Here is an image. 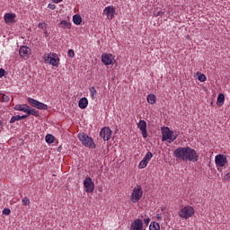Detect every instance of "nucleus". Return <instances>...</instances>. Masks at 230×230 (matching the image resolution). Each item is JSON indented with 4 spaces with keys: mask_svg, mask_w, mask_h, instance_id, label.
I'll list each match as a JSON object with an SVG mask.
<instances>
[{
    "mask_svg": "<svg viewBox=\"0 0 230 230\" xmlns=\"http://www.w3.org/2000/svg\"><path fill=\"white\" fill-rule=\"evenodd\" d=\"M29 106L26 104H17L14 106V111H20L22 112H28Z\"/></svg>",
    "mask_w": 230,
    "mask_h": 230,
    "instance_id": "nucleus-18",
    "label": "nucleus"
},
{
    "mask_svg": "<svg viewBox=\"0 0 230 230\" xmlns=\"http://www.w3.org/2000/svg\"><path fill=\"white\" fill-rule=\"evenodd\" d=\"M28 102L31 107H34L35 109H40V111H48V105L40 102L33 98L29 97Z\"/></svg>",
    "mask_w": 230,
    "mask_h": 230,
    "instance_id": "nucleus-7",
    "label": "nucleus"
},
{
    "mask_svg": "<svg viewBox=\"0 0 230 230\" xmlns=\"http://www.w3.org/2000/svg\"><path fill=\"white\" fill-rule=\"evenodd\" d=\"M2 213L3 215L8 216L10 213H12V210H10V208H4Z\"/></svg>",
    "mask_w": 230,
    "mask_h": 230,
    "instance_id": "nucleus-34",
    "label": "nucleus"
},
{
    "mask_svg": "<svg viewBox=\"0 0 230 230\" xmlns=\"http://www.w3.org/2000/svg\"><path fill=\"white\" fill-rule=\"evenodd\" d=\"M156 100H157V97L154 93H150L146 97V102L150 105H154L155 103Z\"/></svg>",
    "mask_w": 230,
    "mask_h": 230,
    "instance_id": "nucleus-19",
    "label": "nucleus"
},
{
    "mask_svg": "<svg viewBox=\"0 0 230 230\" xmlns=\"http://www.w3.org/2000/svg\"><path fill=\"white\" fill-rule=\"evenodd\" d=\"M164 209H166V207H162L161 208V211H164Z\"/></svg>",
    "mask_w": 230,
    "mask_h": 230,
    "instance_id": "nucleus-44",
    "label": "nucleus"
},
{
    "mask_svg": "<svg viewBox=\"0 0 230 230\" xmlns=\"http://www.w3.org/2000/svg\"><path fill=\"white\" fill-rule=\"evenodd\" d=\"M144 224H145V226H148L150 224V217L145 218Z\"/></svg>",
    "mask_w": 230,
    "mask_h": 230,
    "instance_id": "nucleus-38",
    "label": "nucleus"
},
{
    "mask_svg": "<svg viewBox=\"0 0 230 230\" xmlns=\"http://www.w3.org/2000/svg\"><path fill=\"white\" fill-rule=\"evenodd\" d=\"M131 230H146L145 227H143V220L141 219H136L130 226Z\"/></svg>",
    "mask_w": 230,
    "mask_h": 230,
    "instance_id": "nucleus-16",
    "label": "nucleus"
},
{
    "mask_svg": "<svg viewBox=\"0 0 230 230\" xmlns=\"http://www.w3.org/2000/svg\"><path fill=\"white\" fill-rule=\"evenodd\" d=\"M156 218L158 220H161L163 218V216L161 214H156Z\"/></svg>",
    "mask_w": 230,
    "mask_h": 230,
    "instance_id": "nucleus-43",
    "label": "nucleus"
},
{
    "mask_svg": "<svg viewBox=\"0 0 230 230\" xmlns=\"http://www.w3.org/2000/svg\"><path fill=\"white\" fill-rule=\"evenodd\" d=\"M3 120H0V127H3Z\"/></svg>",
    "mask_w": 230,
    "mask_h": 230,
    "instance_id": "nucleus-45",
    "label": "nucleus"
},
{
    "mask_svg": "<svg viewBox=\"0 0 230 230\" xmlns=\"http://www.w3.org/2000/svg\"><path fill=\"white\" fill-rule=\"evenodd\" d=\"M60 28H66V30H71V22L63 20L59 22Z\"/></svg>",
    "mask_w": 230,
    "mask_h": 230,
    "instance_id": "nucleus-21",
    "label": "nucleus"
},
{
    "mask_svg": "<svg viewBox=\"0 0 230 230\" xmlns=\"http://www.w3.org/2000/svg\"><path fill=\"white\" fill-rule=\"evenodd\" d=\"M198 80H199V82H206V80H207L206 75H204V74H199V75L198 76Z\"/></svg>",
    "mask_w": 230,
    "mask_h": 230,
    "instance_id": "nucleus-31",
    "label": "nucleus"
},
{
    "mask_svg": "<svg viewBox=\"0 0 230 230\" xmlns=\"http://www.w3.org/2000/svg\"><path fill=\"white\" fill-rule=\"evenodd\" d=\"M67 55L70 58H75V50L69 49Z\"/></svg>",
    "mask_w": 230,
    "mask_h": 230,
    "instance_id": "nucleus-33",
    "label": "nucleus"
},
{
    "mask_svg": "<svg viewBox=\"0 0 230 230\" xmlns=\"http://www.w3.org/2000/svg\"><path fill=\"white\" fill-rule=\"evenodd\" d=\"M225 181H230V172L225 175Z\"/></svg>",
    "mask_w": 230,
    "mask_h": 230,
    "instance_id": "nucleus-41",
    "label": "nucleus"
},
{
    "mask_svg": "<svg viewBox=\"0 0 230 230\" xmlns=\"http://www.w3.org/2000/svg\"><path fill=\"white\" fill-rule=\"evenodd\" d=\"M216 166L218 168H224L227 164V156L226 155H217L215 157Z\"/></svg>",
    "mask_w": 230,
    "mask_h": 230,
    "instance_id": "nucleus-8",
    "label": "nucleus"
},
{
    "mask_svg": "<svg viewBox=\"0 0 230 230\" xmlns=\"http://www.w3.org/2000/svg\"><path fill=\"white\" fill-rule=\"evenodd\" d=\"M154 157L152 152H147L142 160L146 161L147 164L150 163V160Z\"/></svg>",
    "mask_w": 230,
    "mask_h": 230,
    "instance_id": "nucleus-28",
    "label": "nucleus"
},
{
    "mask_svg": "<svg viewBox=\"0 0 230 230\" xmlns=\"http://www.w3.org/2000/svg\"><path fill=\"white\" fill-rule=\"evenodd\" d=\"M84 188L86 193H93V191H94V181H93L91 177L84 179Z\"/></svg>",
    "mask_w": 230,
    "mask_h": 230,
    "instance_id": "nucleus-9",
    "label": "nucleus"
},
{
    "mask_svg": "<svg viewBox=\"0 0 230 230\" xmlns=\"http://www.w3.org/2000/svg\"><path fill=\"white\" fill-rule=\"evenodd\" d=\"M38 27L40 28L41 30H44V28H46V22L39 23Z\"/></svg>",
    "mask_w": 230,
    "mask_h": 230,
    "instance_id": "nucleus-37",
    "label": "nucleus"
},
{
    "mask_svg": "<svg viewBox=\"0 0 230 230\" xmlns=\"http://www.w3.org/2000/svg\"><path fill=\"white\" fill-rule=\"evenodd\" d=\"M77 137L79 141H81L82 145H84V146H87L88 148H96V145H94V140L87 134L79 133Z\"/></svg>",
    "mask_w": 230,
    "mask_h": 230,
    "instance_id": "nucleus-4",
    "label": "nucleus"
},
{
    "mask_svg": "<svg viewBox=\"0 0 230 230\" xmlns=\"http://www.w3.org/2000/svg\"><path fill=\"white\" fill-rule=\"evenodd\" d=\"M141 199H143V187L141 185H136L130 194V202L132 204H137Z\"/></svg>",
    "mask_w": 230,
    "mask_h": 230,
    "instance_id": "nucleus-2",
    "label": "nucleus"
},
{
    "mask_svg": "<svg viewBox=\"0 0 230 230\" xmlns=\"http://www.w3.org/2000/svg\"><path fill=\"white\" fill-rule=\"evenodd\" d=\"M27 114H28V116L30 117V116H39V111H36L35 109H31L30 108V106H29V108L27 109Z\"/></svg>",
    "mask_w": 230,
    "mask_h": 230,
    "instance_id": "nucleus-24",
    "label": "nucleus"
},
{
    "mask_svg": "<svg viewBox=\"0 0 230 230\" xmlns=\"http://www.w3.org/2000/svg\"><path fill=\"white\" fill-rule=\"evenodd\" d=\"M48 8H49V10H55L57 8V5H55L54 4H49Z\"/></svg>",
    "mask_w": 230,
    "mask_h": 230,
    "instance_id": "nucleus-36",
    "label": "nucleus"
},
{
    "mask_svg": "<svg viewBox=\"0 0 230 230\" xmlns=\"http://www.w3.org/2000/svg\"><path fill=\"white\" fill-rule=\"evenodd\" d=\"M26 118H29L28 113L22 115V116H20V120H21V119H26Z\"/></svg>",
    "mask_w": 230,
    "mask_h": 230,
    "instance_id": "nucleus-40",
    "label": "nucleus"
},
{
    "mask_svg": "<svg viewBox=\"0 0 230 230\" xmlns=\"http://www.w3.org/2000/svg\"><path fill=\"white\" fill-rule=\"evenodd\" d=\"M15 121H21V115L13 116L9 123H15Z\"/></svg>",
    "mask_w": 230,
    "mask_h": 230,
    "instance_id": "nucleus-29",
    "label": "nucleus"
},
{
    "mask_svg": "<svg viewBox=\"0 0 230 230\" xmlns=\"http://www.w3.org/2000/svg\"><path fill=\"white\" fill-rule=\"evenodd\" d=\"M102 62L104 64V66H111L116 62L114 59V56L112 54H102Z\"/></svg>",
    "mask_w": 230,
    "mask_h": 230,
    "instance_id": "nucleus-12",
    "label": "nucleus"
},
{
    "mask_svg": "<svg viewBox=\"0 0 230 230\" xmlns=\"http://www.w3.org/2000/svg\"><path fill=\"white\" fill-rule=\"evenodd\" d=\"M103 13H105L107 19L111 21V19H114V13H116V9L112 5H108L104 8Z\"/></svg>",
    "mask_w": 230,
    "mask_h": 230,
    "instance_id": "nucleus-14",
    "label": "nucleus"
},
{
    "mask_svg": "<svg viewBox=\"0 0 230 230\" xmlns=\"http://www.w3.org/2000/svg\"><path fill=\"white\" fill-rule=\"evenodd\" d=\"M112 136V130L109 127L102 128L100 131V137L104 139V141H109Z\"/></svg>",
    "mask_w": 230,
    "mask_h": 230,
    "instance_id": "nucleus-11",
    "label": "nucleus"
},
{
    "mask_svg": "<svg viewBox=\"0 0 230 230\" xmlns=\"http://www.w3.org/2000/svg\"><path fill=\"white\" fill-rule=\"evenodd\" d=\"M17 14L15 13H7L4 15L5 24H15L17 22Z\"/></svg>",
    "mask_w": 230,
    "mask_h": 230,
    "instance_id": "nucleus-10",
    "label": "nucleus"
},
{
    "mask_svg": "<svg viewBox=\"0 0 230 230\" xmlns=\"http://www.w3.org/2000/svg\"><path fill=\"white\" fill-rule=\"evenodd\" d=\"M46 143H49V145L55 141V137L51 134H48L45 137Z\"/></svg>",
    "mask_w": 230,
    "mask_h": 230,
    "instance_id": "nucleus-26",
    "label": "nucleus"
},
{
    "mask_svg": "<svg viewBox=\"0 0 230 230\" xmlns=\"http://www.w3.org/2000/svg\"><path fill=\"white\" fill-rule=\"evenodd\" d=\"M22 202L23 204V206H30V199H28V197H25L22 199Z\"/></svg>",
    "mask_w": 230,
    "mask_h": 230,
    "instance_id": "nucleus-32",
    "label": "nucleus"
},
{
    "mask_svg": "<svg viewBox=\"0 0 230 230\" xmlns=\"http://www.w3.org/2000/svg\"><path fill=\"white\" fill-rule=\"evenodd\" d=\"M178 215L182 220H188V218H191L195 215V208L191 206H185L179 210Z\"/></svg>",
    "mask_w": 230,
    "mask_h": 230,
    "instance_id": "nucleus-3",
    "label": "nucleus"
},
{
    "mask_svg": "<svg viewBox=\"0 0 230 230\" xmlns=\"http://www.w3.org/2000/svg\"><path fill=\"white\" fill-rule=\"evenodd\" d=\"M44 33H45L46 37H48V31H45Z\"/></svg>",
    "mask_w": 230,
    "mask_h": 230,
    "instance_id": "nucleus-46",
    "label": "nucleus"
},
{
    "mask_svg": "<svg viewBox=\"0 0 230 230\" xmlns=\"http://www.w3.org/2000/svg\"><path fill=\"white\" fill-rule=\"evenodd\" d=\"M174 139H177V135H174L172 130L169 129L168 127L162 128V141L173 143Z\"/></svg>",
    "mask_w": 230,
    "mask_h": 230,
    "instance_id": "nucleus-5",
    "label": "nucleus"
},
{
    "mask_svg": "<svg viewBox=\"0 0 230 230\" xmlns=\"http://www.w3.org/2000/svg\"><path fill=\"white\" fill-rule=\"evenodd\" d=\"M150 230H159L161 229V226H159V223L156 222H151L149 226Z\"/></svg>",
    "mask_w": 230,
    "mask_h": 230,
    "instance_id": "nucleus-27",
    "label": "nucleus"
},
{
    "mask_svg": "<svg viewBox=\"0 0 230 230\" xmlns=\"http://www.w3.org/2000/svg\"><path fill=\"white\" fill-rule=\"evenodd\" d=\"M87 105H89V101H87V98L83 97L79 100L78 106L80 109H87Z\"/></svg>",
    "mask_w": 230,
    "mask_h": 230,
    "instance_id": "nucleus-17",
    "label": "nucleus"
},
{
    "mask_svg": "<svg viewBox=\"0 0 230 230\" xmlns=\"http://www.w3.org/2000/svg\"><path fill=\"white\" fill-rule=\"evenodd\" d=\"M0 102L8 103V102H10V97H8V95H6V94L0 93Z\"/></svg>",
    "mask_w": 230,
    "mask_h": 230,
    "instance_id": "nucleus-25",
    "label": "nucleus"
},
{
    "mask_svg": "<svg viewBox=\"0 0 230 230\" xmlns=\"http://www.w3.org/2000/svg\"><path fill=\"white\" fill-rule=\"evenodd\" d=\"M4 76V69L0 68V78H3Z\"/></svg>",
    "mask_w": 230,
    "mask_h": 230,
    "instance_id": "nucleus-39",
    "label": "nucleus"
},
{
    "mask_svg": "<svg viewBox=\"0 0 230 230\" xmlns=\"http://www.w3.org/2000/svg\"><path fill=\"white\" fill-rule=\"evenodd\" d=\"M73 22L74 24H81L82 23V16H80V14H75L73 16Z\"/></svg>",
    "mask_w": 230,
    "mask_h": 230,
    "instance_id": "nucleus-22",
    "label": "nucleus"
},
{
    "mask_svg": "<svg viewBox=\"0 0 230 230\" xmlns=\"http://www.w3.org/2000/svg\"><path fill=\"white\" fill-rule=\"evenodd\" d=\"M161 15H164V12L159 11V12L154 13L155 17H159Z\"/></svg>",
    "mask_w": 230,
    "mask_h": 230,
    "instance_id": "nucleus-35",
    "label": "nucleus"
},
{
    "mask_svg": "<svg viewBox=\"0 0 230 230\" xmlns=\"http://www.w3.org/2000/svg\"><path fill=\"white\" fill-rule=\"evenodd\" d=\"M147 165H148V164L146 161L141 160V162L138 164V168L140 170H143L144 168H146Z\"/></svg>",
    "mask_w": 230,
    "mask_h": 230,
    "instance_id": "nucleus-30",
    "label": "nucleus"
},
{
    "mask_svg": "<svg viewBox=\"0 0 230 230\" xmlns=\"http://www.w3.org/2000/svg\"><path fill=\"white\" fill-rule=\"evenodd\" d=\"M90 91V96L93 100H96V94H97V91H96V87L92 86L89 88Z\"/></svg>",
    "mask_w": 230,
    "mask_h": 230,
    "instance_id": "nucleus-23",
    "label": "nucleus"
},
{
    "mask_svg": "<svg viewBox=\"0 0 230 230\" xmlns=\"http://www.w3.org/2000/svg\"><path fill=\"white\" fill-rule=\"evenodd\" d=\"M19 55L22 58H29L30 55H31V49H30L28 46H22L20 48Z\"/></svg>",
    "mask_w": 230,
    "mask_h": 230,
    "instance_id": "nucleus-15",
    "label": "nucleus"
},
{
    "mask_svg": "<svg viewBox=\"0 0 230 230\" xmlns=\"http://www.w3.org/2000/svg\"><path fill=\"white\" fill-rule=\"evenodd\" d=\"M226 101V96L224 95V93H219L217 96V105L218 107H222V105H224V102Z\"/></svg>",
    "mask_w": 230,
    "mask_h": 230,
    "instance_id": "nucleus-20",
    "label": "nucleus"
},
{
    "mask_svg": "<svg viewBox=\"0 0 230 230\" xmlns=\"http://www.w3.org/2000/svg\"><path fill=\"white\" fill-rule=\"evenodd\" d=\"M174 157L181 159L182 161H192L193 163H197V161H199V155H197V151L190 146L175 149Z\"/></svg>",
    "mask_w": 230,
    "mask_h": 230,
    "instance_id": "nucleus-1",
    "label": "nucleus"
},
{
    "mask_svg": "<svg viewBox=\"0 0 230 230\" xmlns=\"http://www.w3.org/2000/svg\"><path fill=\"white\" fill-rule=\"evenodd\" d=\"M64 0H52V3H56V4H58V3H62Z\"/></svg>",
    "mask_w": 230,
    "mask_h": 230,
    "instance_id": "nucleus-42",
    "label": "nucleus"
},
{
    "mask_svg": "<svg viewBox=\"0 0 230 230\" xmlns=\"http://www.w3.org/2000/svg\"><path fill=\"white\" fill-rule=\"evenodd\" d=\"M44 62L46 64H49L50 66H53L54 67H58L60 64V58H58V56L55 53L52 54H45L43 56Z\"/></svg>",
    "mask_w": 230,
    "mask_h": 230,
    "instance_id": "nucleus-6",
    "label": "nucleus"
},
{
    "mask_svg": "<svg viewBox=\"0 0 230 230\" xmlns=\"http://www.w3.org/2000/svg\"><path fill=\"white\" fill-rule=\"evenodd\" d=\"M137 128H139L142 134V137H144V139H146V137H148V131L146 130V121L139 120L137 123Z\"/></svg>",
    "mask_w": 230,
    "mask_h": 230,
    "instance_id": "nucleus-13",
    "label": "nucleus"
}]
</instances>
